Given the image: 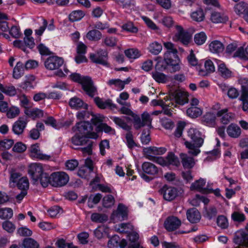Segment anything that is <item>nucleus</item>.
Instances as JSON below:
<instances>
[{"label":"nucleus","mask_w":248,"mask_h":248,"mask_svg":"<svg viewBox=\"0 0 248 248\" xmlns=\"http://www.w3.org/2000/svg\"><path fill=\"white\" fill-rule=\"evenodd\" d=\"M170 98L175 105H184L188 102L187 93L179 90L170 91Z\"/></svg>","instance_id":"9d476101"},{"label":"nucleus","mask_w":248,"mask_h":248,"mask_svg":"<svg viewBox=\"0 0 248 248\" xmlns=\"http://www.w3.org/2000/svg\"><path fill=\"white\" fill-rule=\"evenodd\" d=\"M72 142L76 145L83 146L87 145L86 147L80 148L84 154L90 155L92 152L93 141L87 139L86 137H80L78 135H75L71 139Z\"/></svg>","instance_id":"6e6552de"},{"label":"nucleus","mask_w":248,"mask_h":248,"mask_svg":"<svg viewBox=\"0 0 248 248\" xmlns=\"http://www.w3.org/2000/svg\"><path fill=\"white\" fill-rule=\"evenodd\" d=\"M2 228L8 232H13L16 229L15 225L9 221H6L2 223Z\"/></svg>","instance_id":"69168bd1"},{"label":"nucleus","mask_w":248,"mask_h":248,"mask_svg":"<svg viewBox=\"0 0 248 248\" xmlns=\"http://www.w3.org/2000/svg\"><path fill=\"white\" fill-rule=\"evenodd\" d=\"M120 112L122 114L130 115L133 117L134 127L137 130L145 125H147L150 128L152 127V119L149 114L146 112H144L141 115V120L138 115L134 113L127 108L124 107H122L120 109Z\"/></svg>","instance_id":"20e7f679"},{"label":"nucleus","mask_w":248,"mask_h":248,"mask_svg":"<svg viewBox=\"0 0 248 248\" xmlns=\"http://www.w3.org/2000/svg\"><path fill=\"white\" fill-rule=\"evenodd\" d=\"M202 110L197 107H191L186 110L187 115L192 118L198 117L202 115Z\"/></svg>","instance_id":"e433bc0d"},{"label":"nucleus","mask_w":248,"mask_h":248,"mask_svg":"<svg viewBox=\"0 0 248 248\" xmlns=\"http://www.w3.org/2000/svg\"><path fill=\"white\" fill-rule=\"evenodd\" d=\"M49 184L54 187H61L65 185L69 181L68 175L64 172H55L48 174Z\"/></svg>","instance_id":"0eeeda50"},{"label":"nucleus","mask_w":248,"mask_h":248,"mask_svg":"<svg viewBox=\"0 0 248 248\" xmlns=\"http://www.w3.org/2000/svg\"><path fill=\"white\" fill-rule=\"evenodd\" d=\"M160 193L163 195L164 200L171 201L178 196V191L176 188L168 185H165L160 189Z\"/></svg>","instance_id":"ddd939ff"},{"label":"nucleus","mask_w":248,"mask_h":248,"mask_svg":"<svg viewBox=\"0 0 248 248\" xmlns=\"http://www.w3.org/2000/svg\"><path fill=\"white\" fill-rule=\"evenodd\" d=\"M25 113L34 119L41 117L43 115V111L38 108L32 109L30 111L26 110Z\"/></svg>","instance_id":"6e6d98bb"},{"label":"nucleus","mask_w":248,"mask_h":248,"mask_svg":"<svg viewBox=\"0 0 248 248\" xmlns=\"http://www.w3.org/2000/svg\"><path fill=\"white\" fill-rule=\"evenodd\" d=\"M142 169L144 173L151 175H155L158 172L157 167L154 164L148 162H145L142 164Z\"/></svg>","instance_id":"cd10ccee"},{"label":"nucleus","mask_w":248,"mask_h":248,"mask_svg":"<svg viewBox=\"0 0 248 248\" xmlns=\"http://www.w3.org/2000/svg\"><path fill=\"white\" fill-rule=\"evenodd\" d=\"M241 86L240 100L242 101V109L244 111L248 110V78H241L238 79Z\"/></svg>","instance_id":"1a4fd4ad"},{"label":"nucleus","mask_w":248,"mask_h":248,"mask_svg":"<svg viewBox=\"0 0 248 248\" xmlns=\"http://www.w3.org/2000/svg\"><path fill=\"white\" fill-rule=\"evenodd\" d=\"M228 135L231 138H238L241 134V129L237 125L232 124L227 128Z\"/></svg>","instance_id":"c85d7f7f"},{"label":"nucleus","mask_w":248,"mask_h":248,"mask_svg":"<svg viewBox=\"0 0 248 248\" xmlns=\"http://www.w3.org/2000/svg\"><path fill=\"white\" fill-rule=\"evenodd\" d=\"M32 155L41 160H49L51 156L41 153L39 145L38 143L32 145L30 149Z\"/></svg>","instance_id":"412c9836"},{"label":"nucleus","mask_w":248,"mask_h":248,"mask_svg":"<svg viewBox=\"0 0 248 248\" xmlns=\"http://www.w3.org/2000/svg\"><path fill=\"white\" fill-rule=\"evenodd\" d=\"M108 218L107 215L97 213L92 214L91 217L92 221L96 223H103L107 221Z\"/></svg>","instance_id":"79ce46f5"},{"label":"nucleus","mask_w":248,"mask_h":248,"mask_svg":"<svg viewBox=\"0 0 248 248\" xmlns=\"http://www.w3.org/2000/svg\"><path fill=\"white\" fill-rule=\"evenodd\" d=\"M125 55L129 59H136L140 56L138 49H129L124 51Z\"/></svg>","instance_id":"13d9d810"},{"label":"nucleus","mask_w":248,"mask_h":248,"mask_svg":"<svg viewBox=\"0 0 248 248\" xmlns=\"http://www.w3.org/2000/svg\"><path fill=\"white\" fill-rule=\"evenodd\" d=\"M205 180L202 178H200L191 184L190 189L191 190H197L204 194L211 193L213 191V189L209 188L207 186L205 187Z\"/></svg>","instance_id":"dca6fc26"},{"label":"nucleus","mask_w":248,"mask_h":248,"mask_svg":"<svg viewBox=\"0 0 248 248\" xmlns=\"http://www.w3.org/2000/svg\"><path fill=\"white\" fill-rule=\"evenodd\" d=\"M217 214V210L215 206H209L205 208L204 216L209 220L216 217Z\"/></svg>","instance_id":"ea45409f"},{"label":"nucleus","mask_w":248,"mask_h":248,"mask_svg":"<svg viewBox=\"0 0 248 248\" xmlns=\"http://www.w3.org/2000/svg\"><path fill=\"white\" fill-rule=\"evenodd\" d=\"M183 166L185 169H190L195 165V161L193 157L188 156L187 155L181 153L180 155Z\"/></svg>","instance_id":"bb28decb"},{"label":"nucleus","mask_w":248,"mask_h":248,"mask_svg":"<svg viewBox=\"0 0 248 248\" xmlns=\"http://www.w3.org/2000/svg\"><path fill=\"white\" fill-rule=\"evenodd\" d=\"M153 78L158 83H164L168 80L167 76L163 73L158 71H155L152 73Z\"/></svg>","instance_id":"a19ab883"},{"label":"nucleus","mask_w":248,"mask_h":248,"mask_svg":"<svg viewBox=\"0 0 248 248\" xmlns=\"http://www.w3.org/2000/svg\"><path fill=\"white\" fill-rule=\"evenodd\" d=\"M27 149V146L25 144L21 142H18L15 144L13 148V151L17 153H22L24 152Z\"/></svg>","instance_id":"e2e57ef3"},{"label":"nucleus","mask_w":248,"mask_h":248,"mask_svg":"<svg viewBox=\"0 0 248 248\" xmlns=\"http://www.w3.org/2000/svg\"><path fill=\"white\" fill-rule=\"evenodd\" d=\"M28 171L33 184H40L43 187L48 186V173L44 171L42 164L31 163L29 166Z\"/></svg>","instance_id":"f03ea898"},{"label":"nucleus","mask_w":248,"mask_h":248,"mask_svg":"<svg viewBox=\"0 0 248 248\" xmlns=\"http://www.w3.org/2000/svg\"><path fill=\"white\" fill-rule=\"evenodd\" d=\"M233 241L237 245L248 247V233L243 231L237 232L234 235Z\"/></svg>","instance_id":"6ab92c4d"},{"label":"nucleus","mask_w":248,"mask_h":248,"mask_svg":"<svg viewBox=\"0 0 248 248\" xmlns=\"http://www.w3.org/2000/svg\"><path fill=\"white\" fill-rule=\"evenodd\" d=\"M122 28L126 31L133 33H136L138 31L137 28L134 26L132 22H128L124 24L122 26Z\"/></svg>","instance_id":"0e129e2a"},{"label":"nucleus","mask_w":248,"mask_h":248,"mask_svg":"<svg viewBox=\"0 0 248 248\" xmlns=\"http://www.w3.org/2000/svg\"><path fill=\"white\" fill-rule=\"evenodd\" d=\"M166 161L167 166L172 165L178 167L180 165L178 158L172 152L168 153L166 156Z\"/></svg>","instance_id":"c9c22d12"},{"label":"nucleus","mask_w":248,"mask_h":248,"mask_svg":"<svg viewBox=\"0 0 248 248\" xmlns=\"http://www.w3.org/2000/svg\"><path fill=\"white\" fill-rule=\"evenodd\" d=\"M187 218L192 223H196L200 221L201 216L200 213L196 208L188 209L186 212Z\"/></svg>","instance_id":"5701e85b"},{"label":"nucleus","mask_w":248,"mask_h":248,"mask_svg":"<svg viewBox=\"0 0 248 248\" xmlns=\"http://www.w3.org/2000/svg\"><path fill=\"white\" fill-rule=\"evenodd\" d=\"M217 223L219 227L223 229L227 228L229 226L227 218L223 215L217 217Z\"/></svg>","instance_id":"5fc2aeb1"},{"label":"nucleus","mask_w":248,"mask_h":248,"mask_svg":"<svg viewBox=\"0 0 248 248\" xmlns=\"http://www.w3.org/2000/svg\"><path fill=\"white\" fill-rule=\"evenodd\" d=\"M71 79L82 85L83 90L90 97H93L97 93L96 88L93 85L91 78L89 77H81L78 73H73L70 75Z\"/></svg>","instance_id":"39448f33"},{"label":"nucleus","mask_w":248,"mask_h":248,"mask_svg":"<svg viewBox=\"0 0 248 248\" xmlns=\"http://www.w3.org/2000/svg\"><path fill=\"white\" fill-rule=\"evenodd\" d=\"M217 114L208 112H206L202 118V123L210 127H214L216 124Z\"/></svg>","instance_id":"b1692460"},{"label":"nucleus","mask_w":248,"mask_h":248,"mask_svg":"<svg viewBox=\"0 0 248 248\" xmlns=\"http://www.w3.org/2000/svg\"><path fill=\"white\" fill-rule=\"evenodd\" d=\"M6 115L8 118L12 119L17 116L19 113L20 110L18 108L16 107H11L7 110Z\"/></svg>","instance_id":"864d4df0"},{"label":"nucleus","mask_w":248,"mask_h":248,"mask_svg":"<svg viewBox=\"0 0 248 248\" xmlns=\"http://www.w3.org/2000/svg\"><path fill=\"white\" fill-rule=\"evenodd\" d=\"M112 216L121 220L127 218V207L122 203L119 204L117 210L113 212Z\"/></svg>","instance_id":"393cba45"},{"label":"nucleus","mask_w":248,"mask_h":248,"mask_svg":"<svg viewBox=\"0 0 248 248\" xmlns=\"http://www.w3.org/2000/svg\"><path fill=\"white\" fill-rule=\"evenodd\" d=\"M16 185L20 190H28L29 187V180L27 177H22L18 180Z\"/></svg>","instance_id":"49530a36"},{"label":"nucleus","mask_w":248,"mask_h":248,"mask_svg":"<svg viewBox=\"0 0 248 248\" xmlns=\"http://www.w3.org/2000/svg\"><path fill=\"white\" fill-rule=\"evenodd\" d=\"M28 120L26 118L20 117L13 124L12 130L16 135L21 134L27 124Z\"/></svg>","instance_id":"aec40b11"},{"label":"nucleus","mask_w":248,"mask_h":248,"mask_svg":"<svg viewBox=\"0 0 248 248\" xmlns=\"http://www.w3.org/2000/svg\"><path fill=\"white\" fill-rule=\"evenodd\" d=\"M94 101L97 107L101 109H105L108 107L111 108H116V105L112 103L110 99L104 101L99 97H96L94 98Z\"/></svg>","instance_id":"a878e982"},{"label":"nucleus","mask_w":248,"mask_h":248,"mask_svg":"<svg viewBox=\"0 0 248 248\" xmlns=\"http://www.w3.org/2000/svg\"><path fill=\"white\" fill-rule=\"evenodd\" d=\"M234 8L235 12L238 15H241L246 13L248 9L247 4L243 2L236 4Z\"/></svg>","instance_id":"8fccbe9b"},{"label":"nucleus","mask_w":248,"mask_h":248,"mask_svg":"<svg viewBox=\"0 0 248 248\" xmlns=\"http://www.w3.org/2000/svg\"><path fill=\"white\" fill-rule=\"evenodd\" d=\"M78 161L75 159L68 160L65 163V166L67 169L70 170H74L78 167Z\"/></svg>","instance_id":"774afa93"},{"label":"nucleus","mask_w":248,"mask_h":248,"mask_svg":"<svg viewBox=\"0 0 248 248\" xmlns=\"http://www.w3.org/2000/svg\"><path fill=\"white\" fill-rule=\"evenodd\" d=\"M223 44L218 40L212 41L209 45L210 51L214 53H219L224 50Z\"/></svg>","instance_id":"c756f323"},{"label":"nucleus","mask_w":248,"mask_h":248,"mask_svg":"<svg viewBox=\"0 0 248 248\" xmlns=\"http://www.w3.org/2000/svg\"><path fill=\"white\" fill-rule=\"evenodd\" d=\"M92 188L94 191H96L98 189L103 192H112L111 189L109 186L103 184H98L96 186H93Z\"/></svg>","instance_id":"680f3d73"},{"label":"nucleus","mask_w":248,"mask_h":248,"mask_svg":"<svg viewBox=\"0 0 248 248\" xmlns=\"http://www.w3.org/2000/svg\"><path fill=\"white\" fill-rule=\"evenodd\" d=\"M162 46L161 44L157 42L151 43L148 47L149 51L154 55L158 54L162 50Z\"/></svg>","instance_id":"37998d69"},{"label":"nucleus","mask_w":248,"mask_h":248,"mask_svg":"<svg viewBox=\"0 0 248 248\" xmlns=\"http://www.w3.org/2000/svg\"><path fill=\"white\" fill-rule=\"evenodd\" d=\"M73 130L76 132L75 135H78L80 137H86L87 139H94L98 137L97 133L92 132L93 127L91 124L89 122L83 121L78 123L75 127H73Z\"/></svg>","instance_id":"423d86ee"},{"label":"nucleus","mask_w":248,"mask_h":248,"mask_svg":"<svg viewBox=\"0 0 248 248\" xmlns=\"http://www.w3.org/2000/svg\"><path fill=\"white\" fill-rule=\"evenodd\" d=\"M207 39V36L204 32H201L196 33L194 36V42L197 45H202L203 44Z\"/></svg>","instance_id":"de8ad7c7"},{"label":"nucleus","mask_w":248,"mask_h":248,"mask_svg":"<svg viewBox=\"0 0 248 248\" xmlns=\"http://www.w3.org/2000/svg\"><path fill=\"white\" fill-rule=\"evenodd\" d=\"M69 106L73 109H79L83 108L87 109L88 108V105L84 103L80 98L75 96L71 98L69 101Z\"/></svg>","instance_id":"4be33fe9"},{"label":"nucleus","mask_w":248,"mask_h":248,"mask_svg":"<svg viewBox=\"0 0 248 248\" xmlns=\"http://www.w3.org/2000/svg\"><path fill=\"white\" fill-rule=\"evenodd\" d=\"M204 67L205 70L201 69L199 70V74L202 76H207L209 74L213 73L215 71V67L213 62L209 60L206 61L204 63Z\"/></svg>","instance_id":"7c9ffc66"},{"label":"nucleus","mask_w":248,"mask_h":248,"mask_svg":"<svg viewBox=\"0 0 248 248\" xmlns=\"http://www.w3.org/2000/svg\"><path fill=\"white\" fill-rule=\"evenodd\" d=\"M134 229L133 226L129 223H121L118 226L117 231L122 233H129Z\"/></svg>","instance_id":"58836bf2"},{"label":"nucleus","mask_w":248,"mask_h":248,"mask_svg":"<svg viewBox=\"0 0 248 248\" xmlns=\"http://www.w3.org/2000/svg\"><path fill=\"white\" fill-rule=\"evenodd\" d=\"M18 234L22 236H30L32 234V231L26 227H21L17 230Z\"/></svg>","instance_id":"338daca9"},{"label":"nucleus","mask_w":248,"mask_h":248,"mask_svg":"<svg viewBox=\"0 0 248 248\" xmlns=\"http://www.w3.org/2000/svg\"><path fill=\"white\" fill-rule=\"evenodd\" d=\"M63 63L62 58L57 56L48 57L45 62V65L46 69L53 70L58 69Z\"/></svg>","instance_id":"2eb2a0df"},{"label":"nucleus","mask_w":248,"mask_h":248,"mask_svg":"<svg viewBox=\"0 0 248 248\" xmlns=\"http://www.w3.org/2000/svg\"><path fill=\"white\" fill-rule=\"evenodd\" d=\"M218 71L222 77L227 78L231 76V72L226 67L224 63L221 62L218 64Z\"/></svg>","instance_id":"3c124183"},{"label":"nucleus","mask_w":248,"mask_h":248,"mask_svg":"<svg viewBox=\"0 0 248 248\" xmlns=\"http://www.w3.org/2000/svg\"><path fill=\"white\" fill-rule=\"evenodd\" d=\"M90 59L92 62L102 64L105 66H108V52L103 49L98 50L96 53H92L90 55Z\"/></svg>","instance_id":"9b49d317"},{"label":"nucleus","mask_w":248,"mask_h":248,"mask_svg":"<svg viewBox=\"0 0 248 248\" xmlns=\"http://www.w3.org/2000/svg\"><path fill=\"white\" fill-rule=\"evenodd\" d=\"M164 45L167 51L164 54L163 61L156 64V69L161 71L167 70L171 73L178 71L180 69V65L178 61L173 59L177 57V50L170 42L164 43Z\"/></svg>","instance_id":"f257e3e1"},{"label":"nucleus","mask_w":248,"mask_h":248,"mask_svg":"<svg viewBox=\"0 0 248 248\" xmlns=\"http://www.w3.org/2000/svg\"><path fill=\"white\" fill-rule=\"evenodd\" d=\"M21 247L22 248H39V245L33 239L28 237L23 240Z\"/></svg>","instance_id":"473e14b6"},{"label":"nucleus","mask_w":248,"mask_h":248,"mask_svg":"<svg viewBox=\"0 0 248 248\" xmlns=\"http://www.w3.org/2000/svg\"><path fill=\"white\" fill-rule=\"evenodd\" d=\"M13 210L10 208L0 209V218L3 219H9L12 217Z\"/></svg>","instance_id":"09e8293b"},{"label":"nucleus","mask_w":248,"mask_h":248,"mask_svg":"<svg viewBox=\"0 0 248 248\" xmlns=\"http://www.w3.org/2000/svg\"><path fill=\"white\" fill-rule=\"evenodd\" d=\"M112 120L116 124L119 125L123 129L127 131V132L131 130V127L127 125V124L124 121V120H122V119L119 117H113Z\"/></svg>","instance_id":"c03bdc74"},{"label":"nucleus","mask_w":248,"mask_h":248,"mask_svg":"<svg viewBox=\"0 0 248 248\" xmlns=\"http://www.w3.org/2000/svg\"><path fill=\"white\" fill-rule=\"evenodd\" d=\"M187 137L191 141H186L185 145L189 149V154L196 156L200 153L201 147L204 142L205 136L195 128H190L187 131Z\"/></svg>","instance_id":"7ed1b4c3"},{"label":"nucleus","mask_w":248,"mask_h":248,"mask_svg":"<svg viewBox=\"0 0 248 248\" xmlns=\"http://www.w3.org/2000/svg\"><path fill=\"white\" fill-rule=\"evenodd\" d=\"M115 200L113 196L108 195L103 199V205L106 208H109L114 204Z\"/></svg>","instance_id":"603ef678"},{"label":"nucleus","mask_w":248,"mask_h":248,"mask_svg":"<svg viewBox=\"0 0 248 248\" xmlns=\"http://www.w3.org/2000/svg\"><path fill=\"white\" fill-rule=\"evenodd\" d=\"M125 139L126 140L127 145L129 148L132 149L137 146V144L133 140V136L131 131L127 132L125 135Z\"/></svg>","instance_id":"4d7b16f0"},{"label":"nucleus","mask_w":248,"mask_h":248,"mask_svg":"<svg viewBox=\"0 0 248 248\" xmlns=\"http://www.w3.org/2000/svg\"><path fill=\"white\" fill-rule=\"evenodd\" d=\"M10 182H13L14 183H17L18 180L20 178V177L21 176V174L17 172L15 169H12L10 170Z\"/></svg>","instance_id":"bf43d9fd"},{"label":"nucleus","mask_w":248,"mask_h":248,"mask_svg":"<svg viewBox=\"0 0 248 248\" xmlns=\"http://www.w3.org/2000/svg\"><path fill=\"white\" fill-rule=\"evenodd\" d=\"M25 66L21 62H17L13 70V78L16 79H18L21 77L24 73Z\"/></svg>","instance_id":"2f4dec72"},{"label":"nucleus","mask_w":248,"mask_h":248,"mask_svg":"<svg viewBox=\"0 0 248 248\" xmlns=\"http://www.w3.org/2000/svg\"><path fill=\"white\" fill-rule=\"evenodd\" d=\"M191 16L193 20L197 22H201L204 18L203 12L201 8H199L196 11L192 13Z\"/></svg>","instance_id":"a18cd8bd"},{"label":"nucleus","mask_w":248,"mask_h":248,"mask_svg":"<svg viewBox=\"0 0 248 248\" xmlns=\"http://www.w3.org/2000/svg\"><path fill=\"white\" fill-rule=\"evenodd\" d=\"M87 38L92 41H97L102 37L101 32L97 30L90 31L86 34Z\"/></svg>","instance_id":"f704fd0d"},{"label":"nucleus","mask_w":248,"mask_h":248,"mask_svg":"<svg viewBox=\"0 0 248 248\" xmlns=\"http://www.w3.org/2000/svg\"><path fill=\"white\" fill-rule=\"evenodd\" d=\"M211 20L214 23H225L228 20V18L221 16L219 13L213 12L211 16Z\"/></svg>","instance_id":"4c0bfd02"},{"label":"nucleus","mask_w":248,"mask_h":248,"mask_svg":"<svg viewBox=\"0 0 248 248\" xmlns=\"http://www.w3.org/2000/svg\"><path fill=\"white\" fill-rule=\"evenodd\" d=\"M144 154L149 160H153L155 157L153 155H159L164 154L166 149L163 147H149L143 149Z\"/></svg>","instance_id":"a211bd4d"},{"label":"nucleus","mask_w":248,"mask_h":248,"mask_svg":"<svg viewBox=\"0 0 248 248\" xmlns=\"http://www.w3.org/2000/svg\"><path fill=\"white\" fill-rule=\"evenodd\" d=\"M141 141L143 144H147L150 141L149 130L144 129L142 131L141 137Z\"/></svg>","instance_id":"052dcab7"},{"label":"nucleus","mask_w":248,"mask_h":248,"mask_svg":"<svg viewBox=\"0 0 248 248\" xmlns=\"http://www.w3.org/2000/svg\"><path fill=\"white\" fill-rule=\"evenodd\" d=\"M177 32L173 37L175 41H180L184 45H187L191 38V35L187 31H185L180 26H176Z\"/></svg>","instance_id":"f8f14e48"},{"label":"nucleus","mask_w":248,"mask_h":248,"mask_svg":"<svg viewBox=\"0 0 248 248\" xmlns=\"http://www.w3.org/2000/svg\"><path fill=\"white\" fill-rule=\"evenodd\" d=\"M217 116L220 118V120L222 124H227L234 119L235 114L229 112L228 108H224L218 111Z\"/></svg>","instance_id":"f3484780"},{"label":"nucleus","mask_w":248,"mask_h":248,"mask_svg":"<svg viewBox=\"0 0 248 248\" xmlns=\"http://www.w3.org/2000/svg\"><path fill=\"white\" fill-rule=\"evenodd\" d=\"M85 15L82 10H75L72 12L69 15V19L71 22H75L81 20Z\"/></svg>","instance_id":"72a5a7b5"},{"label":"nucleus","mask_w":248,"mask_h":248,"mask_svg":"<svg viewBox=\"0 0 248 248\" xmlns=\"http://www.w3.org/2000/svg\"><path fill=\"white\" fill-rule=\"evenodd\" d=\"M181 225V221L176 217H168L164 221V228L169 232H172L178 229Z\"/></svg>","instance_id":"4468645a"}]
</instances>
